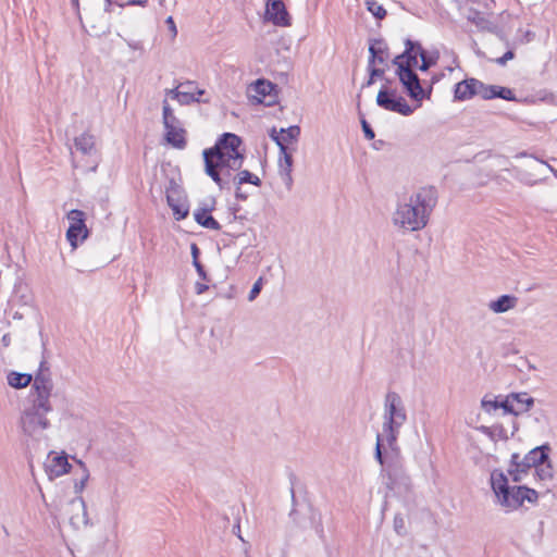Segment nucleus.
<instances>
[{"label":"nucleus","mask_w":557,"mask_h":557,"mask_svg":"<svg viewBox=\"0 0 557 557\" xmlns=\"http://www.w3.org/2000/svg\"><path fill=\"white\" fill-rule=\"evenodd\" d=\"M242 139L233 133L223 134L212 148L205 149V171L221 189L228 188L232 174L242 169Z\"/></svg>","instance_id":"1"},{"label":"nucleus","mask_w":557,"mask_h":557,"mask_svg":"<svg viewBox=\"0 0 557 557\" xmlns=\"http://www.w3.org/2000/svg\"><path fill=\"white\" fill-rule=\"evenodd\" d=\"M436 203V189L431 186L421 187L397 203L392 223L404 233L421 231L428 225Z\"/></svg>","instance_id":"2"},{"label":"nucleus","mask_w":557,"mask_h":557,"mask_svg":"<svg viewBox=\"0 0 557 557\" xmlns=\"http://www.w3.org/2000/svg\"><path fill=\"white\" fill-rule=\"evenodd\" d=\"M407 421V411L398 393L388 392L384 397L382 433L386 444L394 449L400 429Z\"/></svg>","instance_id":"3"},{"label":"nucleus","mask_w":557,"mask_h":557,"mask_svg":"<svg viewBox=\"0 0 557 557\" xmlns=\"http://www.w3.org/2000/svg\"><path fill=\"white\" fill-rule=\"evenodd\" d=\"M550 447L548 444L541 445L531 449L523 458H520L518 453H513L510 459V467L508 469L515 482H520L530 469H536L540 463L547 461L548 451Z\"/></svg>","instance_id":"4"},{"label":"nucleus","mask_w":557,"mask_h":557,"mask_svg":"<svg viewBox=\"0 0 557 557\" xmlns=\"http://www.w3.org/2000/svg\"><path fill=\"white\" fill-rule=\"evenodd\" d=\"M393 64L397 67L396 75L409 97L416 101H421L425 94L418 74L413 71V66L401 53L393 59Z\"/></svg>","instance_id":"5"},{"label":"nucleus","mask_w":557,"mask_h":557,"mask_svg":"<svg viewBox=\"0 0 557 557\" xmlns=\"http://www.w3.org/2000/svg\"><path fill=\"white\" fill-rule=\"evenodd\" d=\"M47 412L24 408L20 417V426L24 435L34 440H47L45 431L50 428V421Z\"/></svg>","instance_id":"6"},{"label":"nucleus","mask_w":557,"mask_h":557,"mask_svg":"<svg viewBox=\"0 0 557 557\" xmlns=\"http://www.w3.org/2000/svg\"><path fill=\"white\" fill-rule=\"evenodd\" d=\"M69 228L66 231V239L72 249H76L79 243H83L89 236V230L86 226V214L84 211L73 209L67 212Z\"/></svg>","instance_id":"7"},{"label":"nucleus","mask_w":557,"mask_h":557,"mask_svg":"<svg viewBox=\"0 0 557 557\" xmlns=\"http://www.w3.org/2000/svg\"><path fill=\"white\" fill-rule=\"evenodd\" d=\"M376 104L387 111L396 112L408 116L412 114L413 109L407 103L403 96L397 95L395 89L382 86L376 96Z\"/></svg>","instance_id":"8"},{"label":"nucleus","mask_w":557,"mask_h":557,"mask_svg":"<svg viewBox=\"0 0 557 557\" xmlns=\"http://www.w3.org/2000/svg\"><path fill=\"white\" fill-rule=\"evenodd\" d=\"M401 54L413 67L418 65V57H420L421 65L419 70L423 72L435 65L438 59L437 52H428L419 41H413L409 38L405 40V50Z\"/></svg>","instance_id":"9"},{"label":"nucleus","mask_w":557,"mask_h":557,"mask_svg":"<svg viewBox=\"0 0 557 557\" xmlns=\"http://www.w3.org/2000/svg\"><path fill=\"white\" fill-rule=\"evenodd\" d=\"M264 18L280 27H288L292 25L290 15L282 0L267 1Z\"/></svg>","instance_id":"10"},{"label":"nucleus","mask_w":557,"mask_h":557,"mask_svg":"<svg viewBox=\"0 0 557 557\" xmlns=\"http://www.w3.org/2000/svg\"><path fill=\"white\" fill-rule=\"evenodd\" d=\"M166 201L177 221L188 215L189 208L185 196L177 185H172L166 191Z\"/></svg>","instance_id":"11"},{"label":"nucleus","mask_w":557,"mask_h":557,"mask_svg":"<svg viewBox=\"0 0 557 557\" xmlns=\"http://www.w3.org/2000/svg\"><path fill=\"white\" fill-rule=\"evenodd\" d=\"M534 404V399L527 393L512 394L502 401V407L506 412L513 413L516 416L528 411Z\"/></svg>","instance_id":"12"},{"label":"nucleus","mask_w":557,"mask_h":557,"mask_svg":"<svg viewBox=\"0 0 557 557\" xmlns=\"http://www.w3.org/2000/svg\"><path fill=\"white\" fill-rule=\"evenodd\" d=\"M497 504L506 511L511 512L523 505L521 486H511L496 498Z\"/></svg>","instance_id":"13"},{"label":"nucleus","mask_w":557,"mask_h":557,"mask_svg":"<svg viewBox=\"0 0 557 557\" xmlns=\"http://www.w3.org/2000/svg\"><path fill=\"white\" fill-rule=\"evenodd\" d=\"M46 472L50 479L59 478L69 472L71 465L67 457L58 454H50L45 463Z\"/></svg>","instance_id":"14"},{"label":"nucleus","mask_w":557,"mask_h":557,"mask_svg":"<svg viewBox=\"0 0 557 557\" xmlns=\"http://www.w3.org/2000/svg\"><path fill=\"white\" fill-rule=\"evenodd\" d=\"M308 512H309V524L305 523L299 518V511L297 509H293L290 511L289 516L293 519V521L296 523L297 527H299L301 529H306L308 527L312 528V529L315 530L317 534L320 537H324V530H323V527H322L321 515L317 510L311 508V507H308Z\"/></svg>","instance_id":"15"},{"label":"nucleus","mask_w":557,"mask_h":557,"mask_svg":"<svg viewBox=\"0 0 557 557\" xmlns=\"http://www.w3.org/2000/svg\"><path fill=\"white\" fill-rule=\"evenodd\" d=\"M214 201L211 203H203L202 207H199L194 212L195 221L209 230L219 231L221 228L220 223L211 215V211L213 210Z\"/></svg>","instance_id":"16"},{"label":"nucleus","mask_w":557,"mask_h":557,"mask_svg":"<svg viewBox=\"0 0 557 557\" xmlns=\"http://www.w3.org/2000/svg\"><path fill=\"white\" fill-rule=\"evenodd\" d=\"M299 135H300V127L297 125H293L287 128H281L278 134L273 128L270 134L271 138L280 147V151L288 150L287 144L290 141L297 140Z\"/></svg>","instance_id":"17"},{"label":"nucleus","mask_w":557,"mask_h":557,"mask_svg":"<svg viewBox=\"0 0 557 557\" xmlns=\"http://www.w3.org/2000/svg\"><path fill=\"white\" fill-rule=\"evenodd\" d=\"M50 396L51 392L49 391H30L29 405L25 408L49 413L52 411Z\"/></svg>","instance_id":"18"},{"label":"nucleus","mask_w":557,"mask_h":557,"mask_svg":"<svg viewBox=\"0 0 557 557\" xmlns=\"http://www.w3.org/2000/svg\"><path fill=\"white\" fill-rule=\"evenodd\" d=\"M70 506L72 507L73 510H76L79 512L70 518L71 524L75 529L88 527L90 523H89L87 508H86V504H85L84 499L82 497L74 498L70 502Z\"/></svg>","instance_id":"19"},{"label":"nucleus","mask_w":557,"mask_h":557,"mask_svg":"<svg viewBox=\"0 0 557 557\" xmlns=\"http://www.w3.org/2000/svg\"><path fill=\"white\" fill-rule=\"evenodd\" d=\"M476 86H479L476 78H468L457 83L454 94L455 99L460 101L471 99L473 96H475Z\"/></svg>","instance_id":"20"},{"label":"nucleus","mask_w":557,"mask_h":557,"mask_svg":"<svg viewBox=\"0 0 557 557\" xmlns=\"http://www.w3.org/2000/svg\"><path fill=\"white\" fill-rule=\"evenodd\" d=\"M74 146L76 151L84 156H95L97 153L95 136L89 133H83L75 137Z\"/></svg>","instance_id":"21"},{"label":"nucleus","mask_w":557,"mask_h":557,"mask_svg":"<svg viewBox=\"0 0 557 557\" xmlns=\"http://www.w3.org/2000/svg\"><path fill=\"white\" fill-rule=\"evenodd\" d=\"M370 58H369V65H374L376 63L379 64H385L386 60L388 58L387 54V47L385 44L381 40H375L373 44L369 47Z\"/></svg>","instance_id":"22"},{"label":"nucleus","mask_w":557,"mask_h":557,"mask_svg":"<svg viewBox=\"0 0 557 557\" xmlns=\"http://www.w3.org/2000/svg\"><path fill=\"white\" fill-rule=\"evenodd\" d=\"M165 139L174 148L183 149L186 146L185 131L180 127V124L164 127Z\"/></svg>","instance_id":"23"},{"label":"nucleus","mask_w":557,"mask_h":557,"mask_svg":"<svg viewBox=\"0 0 557 557\" xmlns=\"http://www.w3.org/2000/svg\"><path fill=\"white\" fill-rule=\"evenodd\" d=\"M518 304V299L511 295H502L496 300L488 304V309L494 313H504L513 309Z\"/></svg>","instance_id":"24"},{"label":"nucleus","mask_w":557,"mask_h":557,"mask_svg":"<svg viewBox=\"0 0 557 557\" xmlns=\"http://www.w3.org/2000/svg\"><path fill=\"white\" fill-rule=\"evenodd\" d=\"M274 85L265 79H258L249 88L250 97L258 102H262L263 98L272 92Z\"/></svg>","instance_id":"25"},{"label":"nucleus","mask_w":557,"mask_h":557,"mask_svg":"<svg viewBox=\"0 0 557 557\" xmlns=\"http://www.w3.org/2000/svg\"><path fill=\"white\" fill-rule=\"evenodd\" d=\"M491 486L495 497H499L511 486L508 485V479L502 470H493L491 473Z\"/></svg>","instance_id":"26"},{"label":"nucleus","mask_w":557,"mask_h":557,"mask_svg":"<svg viewBox=\"0 0 557 557\" xmlns=\"http://www.w3.org/2000/svg\"><path fill=\"white\" fill-rule=\"evenodd\" d=\"M541 162L542 161L535 160L534 164L532 166H530V169L532 171L522 170V169L517 170V178L528 186H534L535 184L541 182V180L536 177L537 176L536 168H540Z\"/></svg>","instance_id":"27"},{"label":"nucleus","mask_w":557,"mask_h":557,"mask_svg":"<svg viewBox=\"0 0 557 557\" xmlns=\"http://www.w3.org/2000/svg\"><path fill=\"white\" fill-rule=\"evenodd\" d=\"M237 173L236 174H232V177H231V182L234 183L235 186H238L240 187L243 184H252L255 186H260L261 185V180L252 174L251 172H249L248 170H242L240 169L238 171H236Z\"/></svg>","instance_id":"28"},{"label":"nucleus","mask_w":557,"mask_h":557,"mask_svg":"<svg viewBox=\"0 0 557 557\" xmlns=\"http://www.w3.org/2000/svg\"><path fill=\"white\" fill-rule=\"evenodd\" d=\"M191 85L193 84L190 82L180 85V87L183 88V90L180 89V94L176 95V100L181 104H189L195 101H197V102L200 101V99L198 97H196V95L191 91V89H190Z\"/></svg>","instance_id":"29"},{"label":"nucleus","mask_w":557,"mask_h":557,"mask_svg":"<svg viewBox=\"0 0 557 557\" xmlns=\"http://www.w3.org/2000/svg\"><path fill=\"white\" fill-rule=\"evenodd\" d=\"M32 382V375L26 373L11 372L8 374V384L14 388L26 387Z\"/></svg>","instance_id":"30"},{"label":"nucleus","mask_w":557,"mask_h":557,"mask_svg":"<svg viewBox=\"0 0 557 557\" xmlns=\"http://www.w3.org/2000/svg\"><path fill=\"white\" fill-rule=\"evenodd\" d=\"M52 388H53V383H52L50 375L39 372L34 379V383L32 385L30 391L52 392Z\"/></svg>","instance_id":"31"},{"label":"nucleus","mask_w":557,"mask_h":557,"mask_svg":"<svg viewBox=\"0 0 557 557\" xmlns=\"http://www.w3.org/2000/svg\"><path fill=\"white\" fill-rule=\"evenodd\" d=\"M162 111H163L162 115H163L164 127H166V126L171 127L172 125L180 124L177 117L174 115V112L166 100H163Z\"/></svg>","instance_id":"32"},{"label":"nucleus","mask_w":557,"mask_h":557,"mask_svg":"<svg viewBox=\"0 0 557 557\" xmlns=\"http://www.w3.org/2000/svg\"><path fill=\"white\" fill-rule=\"evenodd\" d=\"M536 475L540 480H550L553 479V466L547 459V461H543V463H540V466L535 469Z\"/></svg>","instance_id":"33"},{"label":"nucleus","mask_w":557,"mask_h":557,"mask_svg":"<svg viewBox=\"0 0 557 557\" xmlns=\"http://www.w3.org/2000/svg\"><path fill=\"white\" fill-rule=\"evenodd\" d=\"M493 94H495V98H502L508 101H516V96L510 88L493 85Z\"/></svg>","instance_id":"34"},{"label":"nucleus","mask_w":557,"mask_h":557,"mask_svg":"<svg viewBox=\"0 0 557 557\" xmlns=\"http://www.w3.org/2000/svg\"><path fill=\"white\" fill-rule=\"evenodd\" d=\"M478 85L479 86H476L475 96L478 95L485 100L495 98V94H493V90H494L493 85H485L484 83H482L479 79H478Z\"/></svg>","instance_id":"35"},{"label":"nucleus","mask_w":557,"mask_h":557,"mask_svg":"<svg viewBox=\"0 0 557 557\" xmlns=\"http://www.w3.org/2000/svg\"><path fill=\"white\" fill-rule=\"evenodd\" d=\"M280 171L292 172L293 171V156L288 150L281 151L280 157Z\"/></svg>","instance_id":"36"},{"label":"nucleus","mask_w":557,"mask_h":557,"mask_svg":"<svg viewBox=\"0 0 557 557\" xmlns=\"http://www.w3.org/2000/svg\"><path fill=\"white\" fill-rule=\"evenodd\" d=\"M366 4L368 10L376 17V18H383L386 15L385 9L377 4L375 0H366Z\"/></svg>","instance_id":"37"},{"label":"nucleus","mask_w":557,"mask_h":557,"mask_svg":"<svg viewBox=\"0 0 557 557\" xmlns=\"http://www.w3.org/2000/svg\"><path fill=\"white\" fill-rule=\"evenodd\" d=\"M521 492L523 496V503L525 500L529 503H535L537 500L539 494L535 490L529 488L527 486H521Z\"/></svg>","instance_id":"38"},{"label":"nucleus","mask_w":557,"mask_h":557,"mask_svg":"<svg viewBox=\"0 0 557 557\" xmlns=\"http://www.w3.org/2000/svg\"><path fill=\"white\" fill-rule=\"evenodd\" d=\"M261 288H262V277H259L255 282V284L252 285V288L249 292L248 300L253 301L257 298V296L260 294Z\"/></svg>","instance_id":"39"},{"label":"nucleus","mask_w":557,"mask_h":557,"mask_svg":"<svg viewBox=\"0 0 557 557\" xmlns=\"http://www.w3.org/2000/svg\"><path fill=\"white\" fill-rule=\"evenodd\" d=\"M386 442V440L382 434H377L376 436V445H375V459L380 462V465H383V455L381 450L382 443Z\"/></svg>","instance_id":"40"},{"label":"nucleus","mask_w":557,"mask_h":557,"mask_svg":"<svg viewBox=\"0 0 557 557\" xmlns=\"http://www.w3.org/2000/svg\"><path fill=\"white\" fill-rule=\"evenodd\" d=\"M482 407L486 412L503 408L502 403H498L497 400H487L485 398L482 400Z\"/></svg>","instance_id":"41"},{"label":"nucleus","mask_w":557,"mask_h":557,"mask_svg":"<svg viewBox=\"0 0 557 557\" xmlns=\"http://www.w3.org/2000/svg\"><path fill=\"white\" fill-rule=\"evenodd\" d=\"M361 125H362V131L364 133V137L369 140L373 139L375 134H374L373 129L371 128V126L369 125V123L364 119L361 120Z\"/></svg>","instance_id":"42"},{"label":"nucleus","mask_w":557,"mask_h":557,"mask_svg":"<svg viewBox=\"0 0 557 557\" xmlns=\"http://www.w3.org/2000/svg\"><path fill=\"white\" fill-rule=\"evenodd\" d=\"M280 175H281V178H282L283 183L285 184L287 190H290L293 187L292 172L280 171Z\"/></svg>","instance_id":"43"},{"label":"nucleus","mask_w":557,"mask_h":557,"mask_svg":"<svg viewBox=\"0 0 557 557\" xmlns=\"http://www.w3.org/2000/svg\"><path fill=\"white\" fill-rule=\"evenodd\" d=\"M368 69H369V73L372 75V77L382 78L384 76V73H385L384 69L375 67L373 65L370 66L369 64H368Z\"/></svg>","instance_id":"44"},{"label":"nucleus","mask_w":557,"mask_h":557,"mask_svg":"<svg viewBox=\"0 0 557 557\" xmlns=\"http://www.w3.org/2000/svg\"><path fill=\"white\" fill-rule=\"evenodd\" d=\"M394 528H395V531L398 534H403V530H404V519H403V517L396 516L394 518Z\"/></svg>","instance_id":"45"},{"label":"nucleus","mask_w":557,"mask_h":557,"mask_svg":"<svg viewBox=\"0 0 557 557\" xmlns=\"http://www.w3.org/2000/svg\"><path fill=\"white\" fill-rule=\"evenodd\" d=\"M193 264L196 268V271L200 278H202L203 281L208 280L203 265L199 261H193Z\"/></svg>","instance_id":"46"},{"label":"nucleus","mask_w":557,"mask_h":557,"mask_svg":"<svg viewBox=\"0 0 557 557\" xmlns=\"http://www.w3.org/2000/svg\"><path fill=\"white\" fill-rule=\"evenodd\" d=\"M515 54L511 50L507 51L503 57L496 59V63L499 65H505L508 60L513 59Z\"/></svg>","instance_id":"47"},{"label":"nucleus","mask_w":557,"mask_h":557,"mask_svg":"<svg viewBox=\"0 0 557 557\" xmlns=\"http://www.w3.org/2000/svg\"><path fill=\"white\" fill-rule=\"evenodd\" d=\"M166 24H168V26H169V28H170V30H171V33H172V35H173V37H175V36H176V34H177V29H176V25H175L174 20H173V17H172V16H169V17L166 18Z\"/></svg>","instance_id":"48"},{"label":"nucleus","mask_w":557,"mask_h":557,"mask_svg":"<svg viewBox=\"0 0 557 557\" xmlns=\"http://www.w3.org/2000/svg\"><path fill=\"white\" fill-rule=\"evenodd\" d=\"M195 288H196V293L198 295H200V294H203L208 289V286L205 284H201V283H197Z\"/></svg>","instance_id":"49"},{"label":"nucleus","mask_w":557,"mask_h":557,"mask_svg":"<svg viewBox=\"0 0 557 557\" xmlns=\"http://www.w3.org/2000/svg\"><path fill=\"white\" fill-rule=\"evenodd\" d=\"M1 344H2V346H3V347H5V348L10 346V344H11V336H10V334H4V335L2 336V338H1Z\"/></svg>","instance_id":"50"},{"label":"nucleus","mask_w":557,"mask_h":557,"mask_svg":"<svg viewBox=\"0 0 557 557\" xmlns=\"http://www.w3.org/2000/svg\"><path fill=\"white\" fill-rule=\"evenodd\" d=\"M199 249L196 244L191 245L193 261H198Z\"/></svg>","instance_id":"51"},{"label":"nucleus","mask_w":557,"mask_h":557,"mask_svg":"<svg viewBox=\"0 0 557 557\" xmlns=\"http://www.w3.org/2000/svg\"><path fill=\"white\" fill-rule=\"evenodd\" d=\"M178 94H180V87L166 90V95L175 100H176V95H178Z\"/></svg>","instance_id":"52"},{"label":"nucleus","mask_w":557,"mask_h":557,"mask_svg":"<svg viewBox=\"0 0 557 557\" xmlns=\"http://www.w3.org/2000/svg\"><path fill=\"white\" fill-rule=\"evenodd\" d=\"M147 2V0H128L126 4L128 5H144Z\"/></svg>","instance_id":"53"},{"label":"nucleus","mask_w":557,"mask_h":557,"mask_svg":"<svg viewBox=\"0 0 557 557\" xmlns=\"http://www.w3.org/2000/svg\"><path fill=\"white\" fill-rule=\"evenodd\" d=\"M88 475H85V478L78 483L75 484L76 491H82L85 486V482L87 480Z\"/></svg>","instance_id":"54"},{"label":"nucleus","mask_w":557,"mask_h":557,"mask_svg":"<svg viewBox=\"0 0 557 557\" xmlns=\"http://www.w3.org/2000/svg\"><path fill=\"white\" fill-rule=\"evenodd\" d=\"M541 164L547 166V169L554 174V176L557 177V170L556 169H554L552 165H549L546 162H541Z\"/></svg>","instance_id":"55"},{"label":"nucleus","mask_w":557,"mask_h":557,"mask_svg":"<svg viewBox=\"0 0 557 557\" xmlns=\"http://www.w3.org/2000/svg\"><path fill=\"white\" fill-rule=\"evenodd\" d=\"M235 187H236V191H235L236 198L245 200L247 197L245 195H243V193H240V187H238V186H235Z\"/></svg>","instance_id":"56"},{"label":"nucleus","mask_w":557,"mask_h":557,"mask_svg":"<svg viewBox=\"0 0 557 557\" xmlns=\"http://www.w3.org/2000/svg\"><path fill=\"white\" fill-rule=\"evenodd\" d=\"M374 78L375 77H372V75L370 74V77L367 81V83L364 84V86H367V87L371 86L374 83Z\"/></svg>","instance_id":"57"},{"label":"nucleus","mask_w":557,"mask_h":557,"mask_svg":"<svg viewBox=\"0 0 557 557\" xmlns=\"http://www.w3.org/2000/svg\"><path fill=\"white\" fill-rule=\"evenodd\" d=\"M117 527V509L114 511V528Z\"/></svg>","instance_id":"58"},{"label":"nucleus","mask_w":557,"mask_h":557,"mask_svg":"<svg viewBox=\"0 0 557 557\" xmlns=\"http://www.w3.org/2000/svg\"><path fill=\"white\" fill-rule=\"evenodd\" d=\"M203 94H205V90H202V89H198V90H197V96H196V97H198V98L200 99V96H201V95H203Z\"/></svg>","instance_id":"59"},{"label":"nucleus","mask_w":557,"mask_h":557,"mask_svg":"<svg viewBox=\"0 0 557 557\" xmlns=\"http://www.w3.org/2000/svg\"><path fill=\"white\" fill-rule=\"evenodd\" d=\"M14 319L18 318L21 319V315L16 312L14 315H13Z\"/></svg>","instance_id":"60"},{"label":"nucleus","mask_w":557,"mask_h":557,"mask_svg":"<svg viewBox=\"0 0 557 557\" xmlns=\"http://www.w3.org/2000/svg\"><path fill=\"white\" fill-rule=\"evenodd\" d=\"M525 153L524 152H521L520 154H518L517 157H524Z\"/></svg>","instance_id":"61"}]
</instances>
